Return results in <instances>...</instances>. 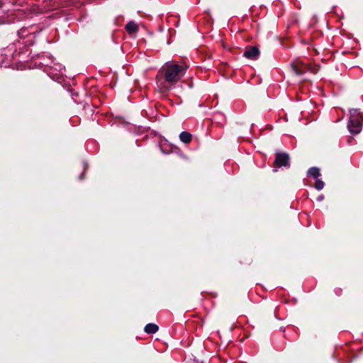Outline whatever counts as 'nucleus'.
<instances>
[{"instance_id":"1","label":"nucleus","mask_w":363,"mask_h":363,"mask_svg":"<svg viewBox=\"0 0 363 363\" xmlns=\"http://www.w3.org/2000/svg\"><path fill=\"white\" fill-rule=\"evenodd\" d=\"M187 67L174 62H166L160 69L157 76V85L159 91L165 93L174 89L184 76Z\"/></svg>"},{"instance_id":"2","label":"nucleus","mask_w":363,"mask_h":363,"mask_svg":"<svg viewBox=\"0 0 363 363\" xmlns=\"http://www.w3.org/2000/svg\"><path fill=\"white\" fill-rule=\"evenodd\" d=\"M363 115L359 109L352 108L350 110V120L347 123V128L352 135H357L362 130Z\"/></svg>"},{"instance_id":"3","label":"nucleus","mask_w":363,"mask_h":363,"mask_svg":"<svg viewBox=\"0 0 363 363\" xmlns=\"http://www.w3.org/2000/svg\"><path fill=\"white\" fill-rule=\"evenodd\" d=\"M292 68L294 72V73L296 75H301L303 73H305L306 71L316 73L318 70V68L315 67H312L310 65H308L303 62L297 61L294 62L292 65Z\"/></svg>"},{"instance_id":"4","label":"nucleus","mask_w":363,"mask_h":363,"mask_svg":"<svg viewBox=\"0 0 363 363\" xmlns=\"http://www.w3.org/2000/svg\"><path fill=\"white\" fill-rule=\"evenodd\" d=\"M274 165L277 167L290 166L289 156L287 153L277 152L274 160Z\"/></svg>"},{"instance_id":"5","label":"nucleus","mask_w":363,"mask_h":363,"mask_svg":"<svg viewBox=\"0 0 363 363\" xmlns=\"http://www.w3.org/2000/svg\"><path fill=\"white\" fill-rule=\"evenodd\" d=\"M244 57L250 60H257L259 55V50L257 47L247 48L243 54Z\"/></svg>"},{"instance_id":"6","label":"nucleus","mask_w":363,"mask_h":363,"mask_svg":"<svg viewBox=\"0 0 363 363\" xmlns=\"http://www.w3.org/2000/svg\"><path fill=\"white\" fill-rule=\"evenodd\" d=\"M159 330V327L154 323H148L145 326L144 330L146 333L154 334Z\"/></svg>"},{"instance_id":"7","label":"nucleus","mask_w":363,"mask_h":363,"mask_svg":"<svg viewBox=\"0 0 363 363\" xmlns=\"http://www.w3.org/2000/svg\"><path fill=\"white\" fill-rule=\"evenodd\" d=\"M179 139L184 143L188 144L191 141L192 135L186 131H183L179 135Z\"/></svg>"},{"instance_id":"8","label":"nucleus","mask_w":363,"mask_h":363,"mask_svg":"<svg viewBox=\"0 0 363 363\" xmlns=\"http://www.w3.org/2000/svg\"><path fill=\"white\" fill-rule=\"evenodd\" d=\"M307 174L308 177H311L315 179H318L320 175V169L315 167L309 168Z\"/></svg>"},{"instance_id":"9","label":"nucleus","mask_w":363,"mask_h":363,"mask_svg":"<svg viewBox=\"0 0 363 363\" xmlns=\"http://www.w3.org/2000/svg\"><path fill=\"white\" fill-rule=\"evenodd\" d=\"M126 30L130 33H133L138 31V27L133 21H130L125 26Z\"/></svg>"},{"instance_id":"10","label":"nucleus","mask_w":363,"mask_h":363,"mask_svg":"<svg viewBox=\"0 0 363 363\" xmlns=\"http://www.w3.org/2000/svg\"><path fill=\"white\" fill-rule=\"evenodd\" d=\"M324 187V182L320 179H317L315 184V188L320 191Z\"/></svg>"},{"instance_id":"11","label":"nucleus","mask_w":363,"mask_h":363,"mask_svg":"<svg viewBox=\"0 0 363 363\" xmlns=\"http://www.w3.org/2000/svg\"><path fill=\"white\" fill-rule=\"evenodd\" d=\"M323 198H324L323 195H320V196H319L317 198V201H323Z\"/></svg>"},{"instance_id":"12","label":"nucleus","mask_w":363,"mask_h":363,"mask_svg":"<svg viewBox=\"0 0 363 363\" xmlns=\"http://www.w3.org/2000/svg\"><path fill=\"white\" fill-rule=\"evenodd\" d=\"M3 3L0 1V8L2 7Z\"/></svg>"},{"instance_id":"13","label":"nucleus","mask_w":363,"mask_h":363,"mask_svg":"<svg viewBox=\"0 0 363 363\" xmlns=\"http://www.w3.org/2000/svg\"><path fill=\"white\" fill-rule=\"evenodd\" d=\"M82 177H83V176H82V175L80 176L79 179H82Z\"/></svg>"}]
</instances>
